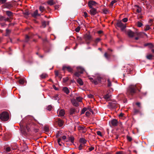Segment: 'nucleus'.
I'll use <instances>...</instances> for the list:
<instances>
[{"mask_svg":"<svg viewBox=\"0 0 154 154\" xmlns=\"http://www.w3.org/2000/svg\"><path fill=\"white\" fill-rule=\"evenodd\" d=\"M137 92L136 86L134 85H130L127 89V94L133 96Z\"/></svg>","mask_w":154,"mask_h":154,"instance_id":"1","label":"nucleus"},{"mask_svg":"<svg viewBox=\"0 0 154 154\" xmlns=\"http://www.w3.org/2000/svg\"><path fill=\"white\" fill-rule=\"evenodd\" d=\"M83 38L87 45L90 44L91 42L93 41V38L89 33H86L84 35Z\"/></svg>","mask_w":154,"mask_h":154,"instance_id":"2","label":"nucleus"},{"mask_svg":"<svg viewBox=\"0 0 154 154\" xmlns=\"http://www.w3.org/2000/svg\"><path fill=\"white\" fill-rule=\"evenodd\" d=\"M9 118V115L7 112H4L0 114V119L3 122L7 121Z\"/></svg>","mask_w":154,"mask_h":154,"instance_id":"3","label":"nucleus"},{"mask_svg":"<svg viewBox=\"0 0 154 154\" xmlns=\"http://www.w3.org/2000/svg\"><path fill=\"white\" fill-rule=\"evenodd\" d=\"M32 124H33V123H28L27 124L25 123L23 124V128L22 129V130L23 131L24 133H26V130L28 132L30 131V128L32 126Z\"/></svg>","mask_w":154,"mask_h":154,"instance_id":"4","label":"nucleus"},{"mask_svg":"<svg viewBox=\"0 0 154 154\" xmlns=\"http://www.w3.org/2000/svg\"><path fill=\"white\" fill-rule=\"evenodd\" d=\"M116 26H117L120 28L122 31H123L126 27L125 24L123 23L120 20H119L117 22Z\"/></svg>","mask_w":154,"mask_h":154,"instance_id":"5","label":"nucleus"},{"mask_svg":"<svg viewBox=\"0 0 154 154\" xmlns=\"http://www.w3.org/2000/svg\"><path fill=\"white\" fill-rule=\"evenodd\" d=\"M107 106L110 109H115L117 107V103L116 101H113L112 102H109Z\"/></svg>","mask_w":154,"mask_h":154,"instance_id":"6","label":"nucleus"},{"mask_svg":"<svg viewBox=\"0 0 154 154\" xmlns=\"http://www.w3.org/2000/svg\"><path fill=\"white\" fill-rule=\"evenodd\" d=\"M3 8H6L8 9H10L13 8V5L10 2L5 3L2 6Z\"/></svg>","mask_w":154,"mask_h":154,"instance_id":"7","label":"nucleus"},{"mask_svg":"<svg viewBox=\"0 0 154 154\" xmlns=\"http://www.w3.org/2000/svg\"><path fill=\"white\" fill-rule=\"evenodd\" d=\"M109 125L111 127L116 126L118 124V122L116 119H112L109 122Z\"/></svg>","mask_w":154,"mask_h":154,"instance_id":"8","label":"nucleus"},{"mask_svg":"<svg viewBox=\"0 0 154 154\" xmlns=\"http://www.w3.org/2000/svg\"><path fill=\"white\" fill-rule=\"evenodd\" d=\"M127 34L129 37L132 38L135 36L136 34L137 35H139V33L137 32L135 33L131 30H129L127 31Z\"/></svg>","mask_w":154,"mask_h":154,"instance_id":"9","label":"nucleus"},{"mask_svg":"<svg viewBox=\"0 0 154 154\" xmlns=\"http://www.w3.org/2000/svg\"><path fill=\"white\" fill-rule=\"evenodd\" d=\"M57 113L59 114L58 116H63L65 114V112L63 109H58L57 111Z\"/></svg>","mask_w":154,"mask_h":154,"instance_id":"10","label":"nucleus"},{"mask_svg":"<svg viewBox=\"0 0 154 154\" xmlns=\"http://www.w3.org/2000/svg\"><path fill=\"white\" fill-rule=\"evenodd\" d=\"M89 13L91 15H94L97 13V12L96 9L93 8L89 11Z\"/></svg>","mask_w":154,"mask_h":154,"instance_id":"11","label":"nucleus"},{"mask_svg":"<svg viewBox=\"0 0 154 154\" xmlns=\"http://www.w3.org/2000/svg\"><path fill=\"white\" fill-rule=\"evenodd\" d=\"M66 69L69 72H72L73 69L69 66H64L63 67V70H65Z\"/></svg>","mask_w":154,"mask_h":154,"instance_id":"12","label":"nucleus"},{"mask_svg":"<svg viewBox=\"0 0 154 154\" xmlns=\"http://www.w3.org/2000/svg\"><path fill=\"white\" fill-rule=\"evenodd\" d=\"M71 102L72 104L75 106H78L79 105L78 104L75 98H72L71 99Z\"/></svg>","mask_w":154,"mask_h":154,"instance_id":"13","label":"nucleus"},{"mask_svg":"<svg viewBox=\"0 0 154 154\" xmlns=\"http://www.w3.org/2000/svg\"><path fill=\"white\" fill-rule=\"evenodd\" d=\"M5 13L7 16L9 17L13 16V13L10 11H5Z\"/></svg>","mask_w":154,"mask_h":154,"instance_id":"14","label":"nucleus"},{"mask_svg":"<svg viewBox=\"0 0 154 154\" xmlns=\"http://www.w3.org/2000/svg\"><path fill=\"white\" fill-rule=\"evenodd\" d=\"M76 38L78 42L81 45L84 43V42L82 41V37L78 36H77Z\"/></svg>","mask_w":154,"mask_h":154,"instance_id":"15","label":"nucleus"},{"mask_svg":"<svg viewBox=\"0 0 154 154\" xmlns=\"http://www.w3.org/2000/svg\"><path fill=\"white\" fill-rule=\"evenodd\" d=\"M79 141L81 143V144H83L84 145H85V144L86 143L87 140L84 138H81L79 139Z\"/></svg>","mask_w":154,"mask_h":154,"instance_id":"16","label":"nucleus"},{"mask_svg":"<svg viewBox=\"0 0 154 154\" xmlns=\"http://www.w3.org/2000/svg\"><path fill=\"white\" fill-rule=\"evenodd\" d=\"M57 122H58V125L60 127L62 126L63 124V122L60 119H58Z\"/></svg>","mask_w":154,"mask_h":154,"instance_id":"17","label":"nucleus"},{"mask_svg":"<svg viewBox=\"0 0 154 154\" xmlns=\"http://www.w3.org/2000/svg\"><path fill=\"white\" fill-rule=\"evenodd\" d=\"M104 98L107 101L109 100L111 98V96L108 94H107L104 96Z\"/></svg>","mask_w":154,"mask_h":154,"instance_id":"18","label":"nucleus"},{"mask_svg":"<svg viewBox=\"0 0 154 154\" xmlns=\"http://www.w3.org/2000/svg\"><path fill=\"white\" fill-rule=\"evenodd\" d=\"M31 15L34 18H36L37 16V14H38V10H36L33 13L31 14Z\"/></svg>","mask_w":154,"mask_h":154,"instance_id":"19","label":"nucleus"},{"mask_svg":"<svg viewBox=\"0 0 154 154\" xmlns=\"http://www.w3.org/2000/svg\"><path fill=\"white\" fill-rule=\"evenodd\" d=\"M63 90L67 94H68L69 92V89L66 87H63Z\"/></svg>","mask_w":154,"mask_h":154,"instance_id":"20","label":"nucleus"},{"mask_svg":"<svg viewBox=\"0 0 154 154\" xmlns=\"http://www.w3.org/2000/svg\"><path fill=\"white\" fill-rule=\"evenodd\" d=\"M101 40L100 38H97L94 41V43L93 45H94L96 46L97 45V43Z\"/></svg>","mask_w":154,"mask_h":154,"instance_id":"21","label":"nucleus"},{"mask_svg":"<svg viewBox=\"0 0 154 154\" xmlns=\"http://www.w3.org/2000/svg\"><path fill=\"white\" fill-rule=\"evenodd\" d=\"M89 4H91L92 5H96L97 4V3L95 1L93 0L90 1L88 2Z\"/></svg>","mask_w":154,"mask_h":154,"instance_id":"22","label":"nucleus"},{"mask_svg":"<svg viewBox=\"0 0 154 154\" xmlns=\"http://www.w3.org/2000/svg\"><path fill=\"white\" fill-rule=\"evenodd\" d=\"M77 82L80 85H83V82L82 79L80 78H78L77 80Z\"/></svg>","mask_w":154,"mask_h":154,"instance_id":"23","label":"nucleus"},{"mask_svg":"<svg viewBox=\"0 0 154 154\" xmlns=\"http://www.w3.org/2000/svg\"><path fill=\"white\" fill-rule=\"evenodd\" d=\"M77 69H78V71L80 73L82 74L83 73L84 71V69L82 67H77Z\"/></svg>","mask_w":154,"mask_h":154,"instance_id":"24","label":"nucleus"},{"mask_svg":"<svg viewBox=\"0 0 154 154\" xmlns=\"http://www.w3.org/2000/svg\"><path fill=\"white\" fill-rule=\"evenodd\" d=\"M31 38V36H29L28 35H26L25 36V42H27L29 41V39Z\"/></svg>","mask_w":154,"mask_h":154,"instance_id":"25","label":"nucleus"},{"mask_svg":"<svg viewBox=\"0 0 154 154\" xmlns=\"http://www.w3.org/2000/svg\"><path fill=\"white\" fill-rule=\"evenodd\" d=\"M75 109L73 108H71L70 110V115H72L73 114H75Z\"/></svg>","mask_w":154,"mask_h":154,"instance_id":"26","label":"nucleus"},{"mask_svg":"<svg viewBox=\"0 0 154 154\" xmlns=\"http://www.w3.org/2000/svg\"><path fill=\"white\" fill-rule=\"evenodd\" d=\"M78 129L79 131H84V130H86V129L85 128V127H83L82 126H79L78 127Z\"/></svg>","mask_w":154,"mask_h":154,"instance_id":"27","label":"nucleus"},{"mask_svg":"<svg viewBox=\"0 0 154 154\" xmlns=\"http://www.w3.org/2000/svg\"><path fill=\"white\" fill-rule=\"evenodd\" d=\"M136 86V89L137 91L138 90L139 91H140V90L141 88V85L140 84H136L135 85Z\"/></svg>","mask_w":154,"mask_h":154,"instance_id":"28","label":"nucleus"},{"mask_svg":"<svg viewBox=\"0 0 154 154\" xmlns=\"http://www.w3.org/2000/svg\"><path fill=\"white\" fill-rule=\"evenodd\" d=\"M104 56L105 57L107 60H109L110 57V55L108 54L107 53L104 54Z\"/></svg>","mask_w":154,"mask_h":154,"instance_id":"29","label":"nucleus"},{"mask_svg":"<svg viewBox=\"0 0 154 154\" xmlns=\"http://www.w3.org/2000/svg\"><path fill=\"white\" fill-rule=\"evenodd\" d=\"M86 145H84L82 144H81L78 147V149L79 150H81L82 149H84V147Z\"/></svg>","mask_w":154,"mask_h":154,"instance_id":"30","label":"nucleus"},{"mask_svg":"<svg viewBox=\"0 0 154 154\" xmlns=\"http://www.w3.org/2000/svg\"><path fill=\"white\" fill-rule=\"evenodd\" d=\"M39 9L40 11L42 12L43 11H45V8L44 7L40 6L39 7Z\"/></svg>","mask_w":154,"mask_h":154,"instance_id":"31","label":"nucleus"},{"mask_svg":"<svg viewBox=\"0 0 154 154\" xmlns=\"http://www.w3.org/2000/svg\"><path fill=\"white\" fill-rule=\"evenodd\" d=\"M40 76L42 79H45L48 76V75L45 73H43L40 75Z\"/></svg>","mask_w":154,"mask_h":154,"instance_id":"32","label":"nucleus"},{"mask_svg":"<svg viewBox=\"0 0 154 154\" xmlns=\"http://www.w3.org/2000/svg\"><path fill=\"white\" fill-rule=\"evenodd\" d=\"M62 132L60 131H58L57 133L56 134V137L57 138H58L60 136L62 135Z\"/></svg>","mask_w":154,"mask_h":154,"instance_id":"33","label":"nucleus"},{"mask_svg":"<svg viewBox=\"0 0 154 154\" xmlns=\"http://www.w3.org/2000/svg\"><path fill=\"white\" fill-rule=\"evenodd\" d=\"M68 140H70L71 142L73 143L74 142V138L73 137H68Z\"/></svg>","mask_w":154,"mask_h":154,"instance_id":"34","label":"nucleus"},{"mask_svg":"<svg viewBox=\"0 0 154 154\" xmlns=\"http://www.w3.org/2000/svg\"><path fill=\"white\" fill-rule=\"evenodd\" d=\"M153 56L151 54H149L146 56V57L148 60H151Z\"/></svg>","mask_w":154,"mask_h":154,"instance_id":"35","label":"nucleus"},{"mask_svg":"<svg viewBox=\"0 0 154 154\" xmlns=\"http://www.w3.org/2000/svg\"><path fill=\"white\" fill-rule=\"evenodd\" d=\"M47 3L48 4L51 5H52L54 4V2L53 0H50Z\"/></svg>","mask_w":154,"mask_h":154,"instance_id":"36","label":"nucleus"},{"mask_svg":"<svg viewBox=\"0 0 154 154\" xmlns=\"http://www.w3.org/2000/svg\"><path fill=\"white\" fill-rule=\"evenodd\" d=\"M136 6L137 8V9L136 10V11L138 13H140L141 12V8L138 5H136Z\"/></svg>","mask_w":154,"mask_h":154,"instance_id":"37","label":"nucleus"},{"mask_svg":"<svg viewBox=\"0 0 154 154\" xmlns=\"http://www.w3.org/2000/svg\"><path fill=\"white\" fill-rule=\"evenodd\" d=\"M87 110V108L86 107H84L82 110L81 114H84Z\"/></svg>","mask_w":154,"mask_h":154,"instance_id":"38","label":"nucleus"},{"mask_svg":"<svg viewBox=\"0 0 154 154\" xmlns=\"http://www.w3.org/2000/svg\"><path fill=\"white\" fill-rule=\"evenodd\" d=\"M11 31L10 30L8 29H7L6 30V35H5L6 36H8L9 34L11 32Z\"/></svg>","mask_w":154,"mask_h":154,"instance_id":"39","label":"nucleus"},{"mask_svg":"<svg viewBox=\"0 0 154 154\" xmlns=\"http://www.w3.org/2000/svg\"><path fill=\"white\" fill-rule=\"evenodd\" d=\"M42 25L43 28H45L46 27V22L45 21H43L42 22Z\"/></svg>","mask_w":154,"mask_h":154,"instance_id":"40","label":"nucleus"},{"mask_svg":"<svg viewBox=\"0 0 154 154\" xmlns=\"http://www.w3.org/2000/svg\"><path fill=\"white\" fill-rule=\"evenodd\" d=\"M143 25V24L140 22L138 21L137 22V26L138 27H141Z\"/></svg>","mask_w":154,"mask_h":154,"instance_id":"41","label":"nucleus"},{"mask_svg":"<svg viewBox=\"0 0 154 154\" xmlns=\"http://www.w3.org/2000/svg\"><path fill=\"white\" fill-rule=\"evenodd\" d=\"M107 82H108V84H107V86L108 87H109L112 85L111 82L110 81V80L109 79H107Z\"/></svg>","mask_w":154,"mask_h":154,"instance_id":"42","label":"nucleus"},{"mask_svg":"<svg viewBox=\"0 0 154 154\" xmlns=\"http://www.w3.org/2000/svg\"><path fill=\"white\" fill-rule=\"evenodd\" d=\"M19 82L20 84L23 85L24 83V80L23 79H20L19 80Z\"/></svg>","mask_w":154,"mask_h":154,"instance_id":"43","label":"nucleus"},{"mask_svg":"<svg viewBox=\"0 0 154 154\" xmlns=\"http://www.w3.org/2000/svg\"><path fill=\"white\" fill-rule=\"evenodd\" d=\"M44 51L45 52H49L51 51V49L50 48H48V47L44 49Z\"/></svg>","mask_w":154,"mask_h":154,"instance_id":"44","label":"nucleus"},{"mask_svg":"<svg viewBox=\"0 0 154 154\" xmlns=\"http://www.w3.org/2000/svg\"><path fill=\"white\" fill-rule=\"evenodd\" d=\"M76 99L79 102H81L82 100V98L80 97H76Z\"/></svg>","mask_w":154,"mask_h":154,"instance_id":"45","label":"nucleus"},{"mask_svg":"<svg viewBox=\"0 0 154 154\" xmlns=\"http://www.w3.org/2000/svg\"><path fill=\"white\" fill-rule=\"evenodd\" d=\"M80 73L79 72H76L74 73V75L77 77H79L80 75Z\"/></svg>","mask_w":154,"mask_h":154,"instance_id":"46","label":"nucleus"},{"mask_svg":"<svg viewBox=\"0 0 154 154\" xmlns=\"http://www.w3.org/2000/svg\"><path fill=\"white\" fill-rule=\"evenodd\" d=\"M103 13L105 14H106L109 11L107 9L105 8L103 10Z\"/></svg>","mask_w":154,"mask_h":154,"instance_id":"47","label":"nucleus"},{"mask_svg":"<svg viewBox=\"0 0 154 154\" xmlns=\"http://www.w3.org/2000/svg\"><path fill=\"white\" fill-rule=\"evenodd\" d=\"M150 29L149 25H146L145 26V28L144 29V30L145 31H147L149 30Z\"/></svg>","mask_w":154,"mask_h":154,"instance_id":"48","label":"nucleus"},{"mask_svg":"<svg viewBox=\"0 0 154 154\" xmlns=\"http://www.w3.org/2000/svg\"><path fill=\"white\" fill-rule=\"evenodd\" d=\"M44 130L45 132H48L49 130V129L48 127L45 126L44 128Z\"/></svg>","mask_w":154,"mask_h":154,"instance_id":"49","label":"nucleus"},{"mask_svg":"<svg viewBox=\"0 0 154 154\" xmlns=\"http://www.w3.org/2000/svg\"><path fill=\"white\" fill-rule=\"evenodd\" d=\"M80 29V27L79 26H78L75 29V30L77 32H79Z\"/></svg>","mask_w":154,"mask_h":154,"instance_id":"50","label":"nucleus"},{"mask_svg":"<svg viewBox=\"0 0 154 154\" xmlns=\"http://www.w3.org/2000/svg\"><path fill=\"white\" fill-rule=\"evenodd\" d=\"M127 140L130 142L132 140V138L129 136H127Z\"/></svg>","mask_w":154,"mask_h":154,"instance_id":"51","label":"nucleus"},{"mask_svg":"<svg viewBox=\"0 0 154 154\" xmlns=\"http://www.w3.org/2000/svg\"><path fill=\"white\" fill-rule=\"evenodd\" d=\"M148 46L150 48H152L154 47V46L151 43H149V45Z\"/></svg>","mask_w":154,"mask_h":154,"instance_id":"52","label":"nucleus"},{"mask_svg":"<svg viewBox=\"0 0 154 154\" xmlns=\"http://www.w3.org/2000/svg\"><path fill=\"white\" fill-rule=\"evenodd\" d=\"M63 82L64 83L66 82L69 80V79L68 77H66L65 78H64L63 79Z\"/></svg>","mask_w":154,"mask_h":154,"instance_id":"53","label":"nucleus"},{"mask_svg":"<svg viewBox=\"0 0 154 154\" xmlns=\"http://www.w3.org/2000/svg\"><path fill=\"white\" fill-rule=\"evenodd\" d=\"M35 125L34 124H32V126L30 128V131L31 130H33L34 129Z\"/></svg>","mask_w":154,"mask_h":154,"instance_id":"54","label":"nucleus"},{"mask_svg":"<svg viewBox=\"0 0 154 154\" xmlns=\"http://www.w3.org/2000/svg\"><path fill=\"white\" fill-rule=\"evenodd\" d=\"M116 2H117V1L116 0H114L112 1L111 2L110 5L111 6H112L113 5V4L114 3Z\"/></svg>","mask_w":154,"mask_h":154,"instance_id":"55","label":"nucleus"},{"mask_svg":"<svg viewBox=\"0 0 154 154\" xmlns=\"http://www.w3.org/2000/svg\"><path fill=\"white\" fill-rule=\"evenodd\" d=\"M7 1V0H0V3L1 4H4Z\"/></svg>","mask_w":154,"mask_h":154,"instance_id":"56","label":"nucleus"},{"mask_svg":"<svg viewBox=\"0 0 154 154\" xmlns=\"http://www.w3.org/2000/svg\"><path fill=\"white\" fill-rule=\"evenodd\" d=\"M52 108V106L51 105H50L48 106L47 107V109L48 110L50 111L51 110Z\"/></svg>","mask_w":154,"mask_h":154,"instance_id":"57","label":"nucleus"},{"mask_svg":"<svg viewBox=\"0 0 154 154\" xmlns=\"http://www.w3.org/2000/svg\"><path fill=\"white\" fill-rule=\"evenodd\" d=\"M134 112L135 114H136L139 112V111L137 109H134Z\"/></svg>","mask_w":154,"mask_h":154,"instance_id":"58","label":"nucleus"},{"mask_svg":"<svg viewBox=\"0 0 154 154\" xmlns=\"http://www.w3.org/2000/svg\"><path fill=\"white\" fill-rule=\"evenodd\" d=\"M96 133L98 135H99L101 137H102V134L101 133L100 131H97Z\"/></svg>","mask_w":154,"mask_h":154,"instance_id":"59","label":"nucleus"},{"mask_svg":"<svg viewBox=\"0 0 154 154\" xmlns=\"http://www.w3.org/2000/svg\"><path fill=\"white\" fill-rule=\"evenodd\" d=\"M54 100H57L59 99V97H58V95L57 94L55 95L54 96Z\"/></svg>","mask_w":154,"mask_h":154,"instance_id":"60","label":"nucleus"},{"mask_svg":"<svg viewBox=\"0 0 154 154\" xmlns=\"http://www.w3.org/2000/svg\"><path fill=\"white\" fill-rule=\"evenodd\" d=\"M128 19L127 18H125L122 20V21L124 22L125 23L128 21Z\"/></svg>","mask_w":154,"mask_h":154,"instance_id":"61","label":"nucleus"},{"mask_svg":"<svg viewBox=\"0 0 154 154\" xmlns=\"http://www.w3.org/2000/svg\"><path fill=\"white\" fill-rule=\"evenodd\" d=\"M4 20V16L0 15V21H2Z\"/></svg>","mask_w":154,"mask_h":154,"instance_id":"62","label":"nucleus"},{"mask_svg":"<svg viewBox=\"0 0 154 154\" xmlns=\"http://www.w3.org/2000/svg\"><path fill=\"white\" fill-rule=\"evenodd\" d=\"M92 82L94 83L95 85H97L98 83L97 81L96 80H93Z\"/></svg>","mask_w":154,"mask_h":154,"instance_id":"63","label":"nucleus"},{"mask_svg":"<svg viewBox=\"0 0 154 154\" xmlns=\"http://www.w3.org/2000/svg\"><path fill=\"white\" fill-rule=\"evenodd\" d=\"M97 81L99 82H100L101 80V78L100 77H98L97 78Z\"/></svg>","mask_w":154,"mask_h":154,"instance_id":"64","label":"nucleus"}]
</instances>
